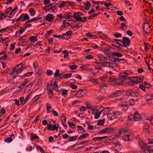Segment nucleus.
Returning a JSON list of instances; mask_svg holds the SVG:
<instances>
[{"label":"nucleus","instance_id":"f257e3e1","mask_svg":"<svg viewBox=\"0 0 153 153\" xmlns=\"http://www.w3.org/2000/svg\"><path fill=\"white\" fill-rule=\"evenodd\" d=\"M130 72L128 71H126L125 72L121 73L118 76V79L120 80L125 79L130 80V81H128L127 83L128 85H134L143 81V78L141 77L136 76L134 77H128V76L130 75Z\"/></svg>","mask_w":153,"mask_h":153},{"label":"nucleus","instance_id":"f03ea898","mask_svg":"<svg viewBox=\"0 0 153 153\" xmlns=\"http://www.w3.org/2000/svg\"><path fill=\"white\" fill-rule=\"evenodd\" d=\"M139 144L141 147L142 153H148L149 151L151 150L152 147L149 146L147 144L143 141L139 142Z\"/></svg>","mask_w":153,"mask_h":153},{"label":"nucleus","instance_id":"7ed1b4c3","mask_svg":"<svg viewBox=\"0 0 153 153\" xmlns=\"http://www.w3.org/2000/svg\"><path fill=\"white\" fill-rule=\"evenodd\" d=\"M25 68L26 66L23 65L22 63H21L13 69V73L18 74Z\"/></svg>","mask_w":153,"mask_h":153},{"label":"nucleus","instance_id":"20e7f679","mask_svg":"<svg viewBox=\"0 0 153 153\" xmlns=\"http://www.w3.org/2000/svg\"><path fill=\"white\" fill-rule=\"evenodd\" d=\"M133 119L136 121H138L141 120V116L137 112L135 113L134 114H131L129 115L128 116V120L129 121H130Z\"/></svg>","mask_w":153,"mask_h":153},{"label":"nucleus","instance_id":"39448f33","mask_svg":"<svg viewBox=\"0 0 153 153\" xmlns=\"http://www.w3.org/2000/svg\"><path fill=\"white\" fill-rule=\"evenodd\" d=\"M12 8L9 7L6 9L4 13L0 14V21L4 19L3 16L4 17V18H5L7 16L6 15L9 14Z\"/></svg>","mask_w":153,"mask_h":153},{"label":"nucleus","instance_id":"423d86ee","mask_svg":"<svg viewBox=\"0 0 153 153\" xmlns=\"http://www.w3.org/2000/svg\"><path fill=\"white\" fill-rule=\"evenodd\" d=\"M130 42V40L129 39L126 37H123L122 40V43L126 48H127V46L129 45Z\"/></svg>","mask_w":153,"mask_h":153},{"label":"nucleus","instance_id":"0eeeda50","mask_svg":"<svg viewBox=\"0 0 153 153\" xmlns=\"http://www.w3.org/2000/svg\"><path fill=\"white\" fill-rule=\"evenodd\" d=\"M130 131L127 128H121L119 130L118 134L117 135V137H120L122 133H124V134H125L128 132L129 133Z\"/></svg>","mask_w":153,"mask_h":153},{"label":"nucleus","instance_id":"6e6552de","mask_svg":"<svg viewBox=\"0 0 153 153\" xmlns=\"http://www.w3.org/2000/svg\"><path fill=\"white\" fill-rule=\"evenodd\" d=\"M104 66L109 67L110 68H113L114 67L115 64L114 63H112L111 62H108V61H106L104 62Z\"/></svg>","mask_w":153,"mask_h":153},{"label":"nucleus","instance_id":"1a4fd4ad","mask_svg":"<svg viewBox=\"0 0 153 153\" xmlns=\"http://www.w3.org/2000/svg\"><path fill=\"white\" fill-rule=\"evenodd\" d=\"M54 18V17L53 15L48 14L45 16V19L46 21L50 22L53 20Z\"/></svg>","mask_w":153,"mask_h":153},{"label":"nucleus","instance_id":"9d476101","mask_svg":"<svg viewBox=\"0 0 153 153\" xmlns=\"http://www.w3.org/2000/svg\"><path fill=\"white\" fill-rule=\"evenodd\" d=\"M84 94V90L82 89H80L75 94V96L76 97L80 98L83 96Z\"/></svg>","mask_w":153,"mask_h":153},{"label":"nucleus","instance_id":"9b49d317","mask_svg":"<svg viewBox=\"0 0 153 153\" xmlns=\"http://www.w3.org/2000/svg\"><path fill=\"white\" fill-rule=\"evenodd\" d=\"M122 91L121 90L117 91L111 95V97L114 98L120 96L122 93Z\"/></svg>","mask_w":153,"mask_h":153},{"label":"nucleus","instance_id":"f8f14e48","mask_svg":"<svg viewBox=\"0 0 153 153\" xmlns=\"http://www.w3.org/2000/svg\"><path fill=\"white\" fill-rule=\"evenodd\" d=\"M115 146L117 149L116 151H120L122 148V146L120 144V143L117 141H116L114 143Z\"/></svg>","mask_w":153,"mask_h":153},{"label":"nucleus","instance_id":"ddd939ff","mask_svg":"<svg viewBox=\"0 0 153 153\" xmlns=\"http://www.w3.org/2000/svg\"><path fill=\"white\" fill-rule=\"evenodd\" d=\"M21 17H22V19L23 21H25L30 18V16L27 14L22 13L21 15Z\"/></svg>","mask_w":153,"mask_h":153},{"label":"nucleus","instance_id":"4468645a","mask_svg":"<svg viewBox=\"0 0 153 153\" xmlns=\"http://www.w3.org/2000/svg\"><path fill=\"white\" fill-rule=\"evenodd\" d=\"M84 4V7L85 9L87 10H89V7L91 6V4L90 2L87 1L85 3L83 2Z\"/></svg>","mask_w":153,"mask_h":153},{"label":"nucleus","instance_id":"2eb2a0df","mask_svg":"<svg viewBox=\"0 0 153 153\" xmlns=\"http://www.w3.org/2000/svg\"><path fill=\"white\" fill-rule=\"evenodd\" d=\"M71 13L69 12H66L64 14V18L68 19L72 18V16L71 15Z\"/></svg>","mask_w":153,"mask_h":153},{"label":"nucleus","instance_id":"dca6fc26","mask_svg":"<svg viewBox=\"0 0 153 153\" xmlns=\"http://www.w3.org/2000/svg\"><path fill=\"white\" fill-rule=\"evenodd\" d=\"M108 137L107 136H103L102 137H97L92 138V140L94 141L97 140L100 141L101 140L105 139Z\"/></svg>","mask_w":153,"mask_h":153},{"label":"nucleus","instance_id":"f3484780","mask_svg":"<svg viewBox=\"0 0 153 153\" xmlns=\"http://www.w3.org/2000/svg\"><path fill=\"white\" fill-rule=\"evenodd\" d=\"M130 134L124 135L122 137V139L125 141H130L131 139L129 138Z\"/></svg>","mask_w":153,"mask_h":153},{"label":"nucleus","instance_id":"a211bd4d","mask_svg":"<svg viewBox=\"0 0 153 153\" xmlns=\"http://www.w3.org/2000/svg\"><path fill=\"white\" fill-rule=\"evenodd\" d=\"M126 95L128 96H131L132 97H135L136 95L134 92L132 90L127 91H126Z\"/></svg>","mask_w":153,"mask_h":153},{"label":"nucleus","instance_id":"6ab92c4d","mask_svg":"<svg viewBox=\"0 0 153 153\" xmlns=\"http://www.w3.org/2000/svg\"><path fill=\"white\" fill-rule=\"evenodd\" d=\"M149 125L147 123L144 124V128H143V131L144 132H148V133L149 132Z\"/></svg>","mask_w":153,"mask_h":153},{"label":"nucleus","instance_id":"aec40b11","mask_svg":"<svg viewBox=\"0 0 153 153\" xmlns=\"http://www.w3.org/2000/svg\"><path fill=\"white\" fill-rule=\"evenodd\" d=\"M72 33V32L71 30H69L68 31H67L66 33V38L65 37H64V39H66L67 40H68L70 38V36H71Z\"/></svg>","mask_w":153,"mask_h":153},{"label":"nucleus","instance_id":"412c9836","mask_svg":"<svg viewBox=\"0 0 153 153\" xmlns=\"http://www.w3.org/2000/svg\"><path fill=\"white\" fill-rule=\"evenodd\" d=\"M68 91L66 89H63L62 88L60 91V93L62 94V95L65 97L67 95Z\"/></svg>","mask_w":153,"mask_h":153},{"label":"nucleus","instance_id":"4be33fe9","mask_svg":"<svg viewBox=\"0 0 153 153\" xmlns=\"http://www.w3.org/2000/svg\"><path fill=\"white\" fill-rule=\"evenodd\" d=\"M37 37L35 36H30L29 37V39L30 40L31 42H35L37 41L36 39Z\"/></svg>","mask_w":153,"mask_h":153},{"label":"nucleus","instance_id":"5701e85b","mask_svg":"<svg viewBox=\"0 0 153 153\" xmlns=\"http://www.w3.org/2000/svg\"><path fill=\"white\" fill-rule=\"evenodd\" d=\"M30 139L31 141H33L34 139L39 138V137L33 133H31L30 136Z\"/></svg>","mask_w":153,"mask_h":153},{"label":"nucleus","instance_id":"b1692460","mask_svg":"<svg viewBox=\"0 0 153 153\" xmlns=\"http://www.w3.org/2000/svg\"><path fill=\"white\" fill-rule=\"evenodd\" d=\"M126 102H124L122 104H120L121 106L122 107L124 111L126 110L128 108V105H126Z\"/></svg>","mask_w":153,"mask_h":153},{"label":"nucleus","instance_id":"393cba45","mask_svg":"<svg viewBox=\"0 0 153 153\" xmlns=\"http://www.w3.org/2000/svg\"><path fill=\"white\" fill-rule=\"evenodd\" d=\"M28 11L30 13V15L32 16H34L36 13V12L33 8H31L29 9L28 10Z\"/></svg>","mask_w":153,"mask_h":153},{"label":"nucleus","instance_id":"a878e982","mask_svg":"<svg viewBox=\"0 0 153 153\" xmlns=\"http://www.w3.org/2000/svg\"><path fill=\"white\" fill-rule=\"evenodd\" d=\"M47 7H48L49 8V10H52V12H53L56 8V7L55 6H52L51 4H49L48 5Z\"/></svg>","mask_w":153,"mask_h":153},{"label":"nucleus","instance_id":"bb28decb","mask_svg":"<svg viewBox=\"0 0 153 153\" xmlns=\"http://www.w3.org/2000/svg\"><path fill=\"white\" fill-rule=\"evenodd\" d=\"M112 55L116 56L117 57H121L123 56L122 54L119 52H114L112 53Z\"/></svg>","mask_w":153,"mask_h":153},{"label":"nucleus","instance_id":"cd10ccee","mask_svg":"<svg viewBox=\"0 0 153 153\" xmlns=\"http://www.w3.org/2000/svg\"><path fill=\"white\" fill-rule=\"evenodd\" d=\"M121 25V26L120 27V28L123 30H125L127 27V26L123 23H122Z\"/></svg>","mask_w":153,"mask_h":153},{"label":"nucleus","instance_id":"c85d7f7f","mask_svg":"<svg viewBox=\"0 0 153 153\" xmlns=\"http://www.w3.org/2000/svg\"><path fill=\"white\" fill-rule=\"evenodd\" d=\"M88 135V134L87 133H85L80 136L78 138V140H81L82 139L85 138L86 137H87Z\"/></svg>","mask_w":153,"mask_h":153},{"label":"nucleus","instance_id":"c756f323","mask_svg":"<svg viewBox=\"0 0 153 153\" xmlns=\"http://www.w3.org/2000/svg\"><path fill=\"white\" fill-rule=\"evenodd\" d=\"M102 111H98L97 113H96L95 114V115L94 116V118L95 119H97L99 118V117L100 115L101 114L102 112Z\"/></svg>","mask_w":153,"mask_h":153},{"label":"nucleus","instance_id":"7c9ffc66","mask_svg":"<svg viewBox=\"0 0 153 153\" xmlns=\"http://www.w3.org/2000/svg\"><path fill=\"white\" fill-rule=\"evenodd\" d=\"M107 132L108 133H111L115 131L114 128L111 127H107Z\"/></svg>","mask_w":153,"mask_h":153},{"label":"nucleus","instance_id":"2f4dec72","mask_svg":"<svg viewBox=\"0 0 153 153\" xmlns=\"http://www.w3.org/2000/svg\"><path fill=\"white\" fill-rule=\"evenodd\" d=\"M35 146L36 149L40 150L42 153H44V150L42 148V147L41 146H39L37 144H35Z\"/></svg>","mask_w":153,"mask_h":153},{"label":"nucleus","instance_id":"473e14b6","mask_svg":"<svg viewBox=\"0 0 153 153\" xmlns=\"http://www.w3.org/2000/svg\"><path fill=\"white\" fill-rule=\"evenodd\" d=\"M109 80L111 81L112 82H115L117 83L118 80L115 78L113 77H109Z\"/></svg>","mask_w":153,"mask_h":153},{"label":"nucleus","instance_id":"72a5a7b5","mask_svg":"<svg viewBox=\"0 0 153 153\" xmlns=\"http://www.w3.org/2000/svg\"><path fill=\"white\" fill-rule=\"evenodd\" d=\"M104 119L99 120L97 123V125L98 126H102L103 125L104 123Z\"/></svg>","mask_w":153,"mask_h":153},{"label":"nucleus","instance_id":"f704fd0d","mask_svg":"<svg viewBox=\"0 0 153 153\" xmlns=\"http://www.w3.org/2000/svg\"><path fill=\"white\" fill-rule=\"evenodd\" d=\"M16 9H14L10 13V15L9 16V17L11 18L14 15V14L16 13Z\"/></svg>","mask_w":153,"mask_h":153},{"label":"nucleus","instance_id":"c9c22d12","mask_svg":"<svg viewBox=\"0 0 153 153\" xmlns=\"http://www.w3.org/2000/svg\"><path fill=\"white\" fill-rule=\"evenodd\" d=\"M114 36L117 38H119L122 36V34L119 33L115 32L113 34Z\"/></svg>","mask_w":153,"mask_h":153},{"label":"nucleus","instance_id":"e433bc0d","mask_svg":"<svg viewBox=\"0 0 153 153\" xmlns=\"http://www.w3.org/2000/svg\"><path fill=\"white\" fill-rule=\"evenodd\" d=\"M28 83V82L27 81H25L24 82H23L21 84V85L19 87V88H21L22 89L23 87L27 84Z\"/></svg>","mask_w":153,"mask_h":153},{"label":"nucleus","instance_id":"4c0bfd02","mask_svg":"<svg viewBox=\"0 0 153 153\" xmlns=\"http://www.w3.org/2000/svg\"><path fill=\"white\" fill-rule=\"evenodd\" d=\"M91 110L92 111V113L93 114H94L96 113V111H97L98 110L97 109V107L96 106H95L94 108L91 107Z\"/></svg>","mask_w":153,"mask_h":153},{"label":"nucleus","instance_id":"58836bf2","mask_svg":"<svg viewBox=\"0 0 153 153\" xmlns=\"http://www.w3.org/2000/svg\"><path fill=\"white\" fill-rule=\"evenodd\" d=\"M78 135H76L74 136H72L70 138H69V140L70 141H74L77 138Z\"/></svg>","mask_w":153,"mask_h":153},{"label":"nucleus","instance_id":"ea45409f","mask_svg":"<svg viewBox=\"0 0 153 153\" xmlns=\"http://www.w3.org/2000/svg\"><path fill=\"white\" fill-rule=\"evenodd\" d=\"M105 133H108L107 132V129L106 128L102 129V130L100 131L99 132V133H100L101 134Z\"/></svg>","mask_w":153,"mask_h":153},{"label":"nucleus","instance_id":"a19ab883","mask_svg":"<svg viewBox=\"0 0 153 153\" xmlns=\"http://www.w3.org/2000/svg\"><path fill=\"white\" fill-rule=\"evenodd\" d=\"M89 65L88 64L87 65H83L82 66L80 67V68H82L83 70H87L88 69V66H89Z\"/></svg>","mask_w":153,"mask_h":153},{"label":"nucleus","instance_id":"79ce46f5","mask_svg":"<svg viewBox=\"0 0 153 153\" xmlns=\"http://www.w3.org/2000/svg\"><path fill=\"white\" fill-rule=\"evenodd\" d=\"M63 53L65 54L64 55V58H67V56L69 55V53L68 51L67 50H64L63 52Z\"/></svg>","mask_w":153,"mask_h":153},{"label":"nucleus","instance_id":"37998d69","mask_svg":"<svg viewBox=\"0 0 153 153\" xmlns=\"http://www.w3.org/2000/svg\"><path fill=\"white\" fill-rule=\"evenodd\" d=\"M40 95H36V96H35L34 97H33L32 99V102H36L38 99L39 98V96Z\"/></svg>","mask_w":153,"mask_h":153},{"label":"nucleus","instance_id":"c03bdc74","mask_svg":"<svg viewBox=\"0 0 153 153\" xmlns=\"http://www.w3.org/2000/svg\"><path fill=\"white\" fill-rule=\"evenodd\" d=\"M32 85V83H30L25 87V90H27L28 89L29 90Z\"/></svg>","mask_w":153,"mask_h":153},{"label":"nucleus","instance_id":"a18cd8bd","mask_svg":"<svg viewBox=\"0 0 153 153\" xmlns=\"http://www.w3.org/2000/svg\"><path fill=\"white\" fill-rule=\"evenodd\" d=\"M77 128L80 130V132L81 133H82L84 131L83 128L81 126H78Z\"/></svg>","mask_w":153,"mask_h":153},{"label":"nucleus","instance_id":"49530a36","mask_svg":"<svg viewBox=\"0 0 153 153\" xmlns=\"http://www.w3.org/2000/svg\"><path fill=\"white\" fill-rule=\"evenodd\" d=\"M12 141V140L10 137L7 138L5 140V142L7 143H10Z\"/></svg>","mask_w":153,"mask_h":153},{"label":"nucleus","instance_id":"de8ad7c7","mask_svg":"<svg viewBox=\"0 0 153 153\" xmlns=\"http://www.w3.org/2000/svg\"><path fill=\"white\" fill-rule=\"evenodd\" d=\"M120 20L122 21H124L126 24L127 23V21L124 17L123 16H121L120 17Z\"/></svg>","mask_w":153,"mask_h":153},{"label":"nucleus","instance_id":"09e8293b","mask_svg":"<svg viewBox=\"0 0 153 153\" xmlns=\"http://www.w3.org/2000/svg\"><path fill=\"white\" fill-rule=\"evenodd\" d=\"M77 66L75 65H70L69 66V68H70L71 70L76 69L77 68Z\"/></svg>","mask_w":153,"mask_h":153},{"label":"nucleus","instance_id":"8fccbe9b","mask_svg":"<svg viewBox=\"0 0 153 153\" xmlns=\"http://www.w3.org/2000/svg\"><path fill=\"white\" fill-rule=\"evenodd\" d=\"M76 19V20H73V21L75 22H76V21L77 22H79L81 21V17H80L79 16H77V17L76 18V19Z\"/></svg>","mask_w":153,"mask_h":153},{"label":"nucleus","instance_id":"3c124183","mask_svg":"<svg viewBox=\"0 0 153 153\" xmlns=\"http://www.w3.org/2000/svg\"><path fill=\"white\" fill-rule=\"evenodd\" d=\"M46 73L47 75L51 76L52 75L53 72L51 71L48 70L46 71Z\"/></svg>","mask_w":153,"mask_h":153},{"label":"nucleus","instance_id":"603ef678","mask_svg":"<svg viewBox=\"0 0 153 153\" xmlns=\"http://www.w3.org/2000/svg\"><path fill=\"white\" fill-rule=\"evenodd\" d=\"M41 18L40 17H36L32 19L33 21H40L39 20L41 19Z\"/></svg>","mask_w":153,"mask_h":153},{"label":"nucleus","instance_id":"864d4df0","mask_svg":"<svg viewBox=\"0 0 153 153\" xmlns=\"http://www.w3.org/2000/svg\"><path fill=\"white\" fill-rule=\"evenodd\" d=\"M33 72H32V71L28 72L23 75L24 77H25V76H30L31 75V74H33Z\"/></svg>","mask_w":153,"mask_h":153},{"label":"nucleus","instance_id":"5fc2aeb1","mask_svg":"<svg viewBox=\"0 0 153 153\" xmlns=\"http://www.w3.org/2000/svg\"><path fill=\"white\" fill-rule=\"evenodd\" d=\"M24 97H21L20 98V100L22 105H23L25 103V101H24Z\"/></svg>","mask_w":153,"mask_h":153},{"label":"nucleus","instance_id":"6e6d98bb","mask_svg":"<svg viewBox=\"0 0 153 153\" xmlns=\"http://www.w3.org/2000/svg\"><path fill=\"white\" fill-rule=\"evenodd\" d=\"M130 105L131 106H132L134 103V100L132 99H130L129 100Z\"/></svg>","mask_w":153,"mask_h":153},{"label":"nucleus","instance_id":"4d7b16f0","mask_svg":"<svg viewBox=\"0 0 153 153\" xmlns=\"http://www.w3.org/2000/svg\"><path fill=\"white\" fill-rule=\"evenodd\" d=\"M139 87L142 91L144 92L146 91L145 88L143 85H140Z\"/></svg>","mask_w":153,"mask_h":153},{"label":"nucleus","instance_id":"13d9d810","mask_svg":"<svg viewBox=\"0 0 153 153\" xmlns=\"http://www.w3.org/2000/svg\"><path fill=\"white\" fill-rule=\"evenodd\" d=\"M72 75V74H67L64 75V78H68L71 77Z\"/></svg>","mask_w":153,"mask_h":153},{"label":"nucleus","instance_id":"bf43d9fd","mask_svg":"<svg viewBox=\"0 0 153 153\" xmlns=\"http://www.w3.org/2000/svg\"><path fill=\"white\" fill-rule=\"evenodd\" d=\"M65 1H62L59 5V7L61 8L63 7L65 5Z\"/></svg>","mask_w":153,"mask_h":153},{"label":"nucleus","instance_id":"052dcab7","mask_svg":"<svg viewBox=\"0 0 153 153\" xmlns=\"http://www.w3.org/2000/svg\"><path fill=\"white\" fill-rule=\"evenodd\" d=\"M59 70L58 69L56 70V72L54 74V77H57L59 75Z\"/></svg>","mask_w":153,"mask_h":153},{"label":"nucleus","instance_id":"680f3d73","mask_svg":"<svg viewBox=\"0 0 153 153\" xmlns=\"http://www.w3.org/2000/svg\"><path fill=\"white\" fill-rule=\"evenodd\" d=\"M53 87L54 89L56 91H58V85L56 83H54L53 85Z\"/></svg>","mask_w":153,"mask_h":153},{"label":"nucleus","instance_id":"e2e57ef3","mask_svg":"<svg viewBox=\"0 0 153 153\" xmlns=\"http://www.w3.org/2000/svg\"><path fill=\"white\" fill-rule=\"evenodd\" d=\"M121 113L119 111H115L114 113V116L117 117L118 116L120 115Z\"/></svg>","mask_w":153,"mask_h":153},{"label":"nucleus","instance_id":"0e129e2a","mask_svg":"<svg viewBox=\"0 0 153 153\" xmlns=\"http://www.w3.org/2000/svg\"><path fill=\"white\" fill-rule=\"evenodd\" d=\"M20 29H21L19 30L18 31V32H19L20 34H22L25 31V29L24 28H23L22 27H20Z\"/></svg>","mask_w":153,"mask_h":153},{"label":"nucleus","instance_id":"69168bd1","mask_svg":"<svg viewBox=\"0 0 153 153\" xmlns=\"http://www.w3.org/2000/svg\"><path fill=\"white\" fill-rule=\"evenodd\" d=\"M57 124L56 125H54L52 126L51 130V131H54L56 129V128H57Z\"/></svg>","mask_w":153,"mask_h":153},{"label":"nucleus","instance_id":"338daca9","mask_svg":"<svg viewBox=\"0 0 153 153\" xmlns=\"http://www.w3.org/2000/svg\"><path fill=\"white\" fill-rule=\"evenodd\" d=\"M148 143L149 144H152L153 143V138L148 139Z\"/></svg>","mask_w":153,"mask_h":153},{"label":"nucleus","instance_id":"774afa93","mask_svg":"<svg viewBox=\"0 0 153 153\" xmlns=\"http://www.w3.org/2000/svg\"><path fill=\"white\" fill-rule=\"evenodd\" d=\"M149 120L150 122V123L153 126V117L148 119Z\"/></svg>","mask_w":153,"mask_h":153}]
</instances>
